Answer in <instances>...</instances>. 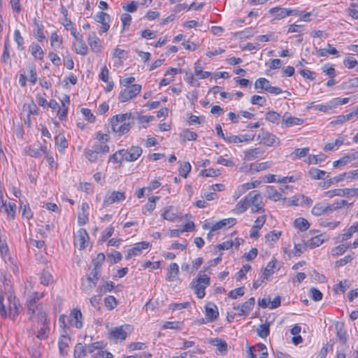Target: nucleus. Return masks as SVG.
Here are the masks:
<instances>
[{
  "instance_id": "f257e3e1",
  "label": "nucleus",
  "mask_w": 358,
  "mask_h": 358,
  "mask_svg": "<svg viewBox=\"0 0 358 358\" xmlns=\"http://www.w3.org/2000/svg\"><path fill=\"white\" fill-rule=\"evenodd\" d=\"M39 299L37 292H34L30 296L26 303L27 314L29 315L30 320L36 318L37 321H45L47 315L43 310L42 305L38 303Z\"/></svg>"
},
{
  "instance_id": "f03ea898",
  "label": "nucleus",
  "mask_w": 358,
  "mask_h": 358,
  "mask_svg": "<svg viewBox=\"0 0 358 358\" xmlns=\"http://www.w3.org/2000/svg\"><path fill=\"white\" fill-rule=\"evenodd\" d=\"M101 276V269L97 266L93 267L90 273L87 275L85 280H83L82 287L84 292L89 293L96 287V283Z\"/></svg>"
},
{
  "instance_id": "7ed1b4c3",
  "label": "nucleus",
  "mask_w": 358,
  "mask_h": 358,
  "mask_svg": "<svg viewBox=\"0 0 358 358\" xmlns=\"http://www.w3.org/2000/svg\"><path fill=\"white\" fill-rule=\"evenodd\" d=\"M248 199L251 207L252 213H264L263 199L259 192L257 190L251 191L248 194Z\"/></svg>"
},
{
  "instance_id": "20e7f679",
  "label": "nucleus",
  "mask_w": 358,
  "mask_h": 358,
  "mask_svg": "<svg viewBox=\"0 0 358 358\" xmlns=\"http://www.w3.org/2000/svg\"><path fill=\"white\" fill-rule=\"evenodd\" d=\"M131 333V326L124 325L116 327L109 331V338L115 341H122L126 339L127 335Z\"/></svg>"
},
{
  "instance_id": "39448f33",
  "label": "nucleus",
  "mask_w": 358,
  "mask_h": 358,
  "mask_svg": "<svg viewBox=\"0 0 358 358\" xmlns=\"http://www.w3.org/2000/svg\"><path fill=\"white\" fill-rule=\"evenodd\" d=\"M141 90V85L138 84H133L130 86L125 87L120 93L119 100L121 102H126L138 94Z\"/></svg>"
},
{
  "instance_id": "423d86ee",
  "label": "nucleus",
  "mask_w": 358,
  "mask_h": 358,
  "mask_svg": "<svg viewBox=\"0 0 358 358\" xmlns=\"http://www.w3.org/2000/svg\"><path fill=\"white\" fill-rule=\"evenodd\" d=\"M125 194L123 192L108 191L103 202V206H108L113 203L124 200Z\"/></svg>"
},
{
  "instance_id": "0eeeda50",
  "label": "nucleus",
  "mask_w": 358,
  "mask_h": 358,
  "mask_svg": "<svg viewBox=\"0 0 358 358\" xmlns=\"http://www.w3.org/2000/svg\"><path fill=\"white\" fill-rule=\"evenodd\" d=\"M8 317L13 320L19 315V309L20 307L19 300L13 294L8 296Z\"/></svg>"
},
{
  "instance_id": "6e6552de",
  "label": "nucleus",
  "mask_w": 358,
  "mask_h": 358,
  "mask_svg": "<svg viewBox=\"0 0 358 358\" xmlns=\"http://www.w3.org/2000/svg\"><path fill=\"white\" fill-rule=\"evenodd\" d=\"M261 143L267 146H274L280 144V140L274 134L262 129V133L257 136Z\"/></svg>"
},
{
  "instance_id": "1a4fd4ad",
  "label": "nucleus",
  "mask_w": 358,
  "mask_h": 358,
  "mask_svg": "<svg viewBox=\"0 0 358 358\" xmlns=\"http://www.w3.org/2000/svg\"><path fill=\"white\" fill-rule=\"evenodd\" d=\"M124 160L127 162L136 161L142 154V149L139 146H132L122 152Z\"/></svg>"
},
{
  "instance_id": "9d476101",
  "label": "nucleus",
  "mask_w": 358,
  "mask_h": 358,
  "mask_svg": "<svg viewBox=\"0 0 358 358\" xmlns=\"http://www.w3.org/2000/svg\"><path fill=\"white\" fill-rule=\"evenodd\" d=\"M89 239L87 231L84 229H80L74 234V244L79 247L80 250L86 248L85 243Z\"/></svg>"
},
{
  "instance_id": "9b49d317",
  "label": "nucleus",
  "mask_w": 358,
  "mask_h": 358,
  "mask_svg": "<svg viewBox=\"0 0 358 358\" xmlns=\"http://www.w3.org/2000/svg\"><path fill=\"white\" fill-rule=\"evenodd\" d=\"M255 298L251 297L241 306H234V309L239 311L238 313V315L247 316L252 310L255 305Z\"/></svg>"
},
{
  "instance_id": "f8f14e48",
  "label": "nucleus",
  "mask_w": 358,
  "mask_h": 358,
  "mask_svg": "<svg viewBox=\"0 0 358 358\" xmlns=\"http://www.w3.org/2000/svg\"><path fill=\"white\" fill-rule=\"evenodd\" d=\"M150 243L146 241H142L141 243H136L134 246L128 250L127 254L125 257L126 259H131L133 256H138L141 254L143 250L148 248Z\"/></svg>"
},
{
  "instance_id": "ddd939ff",
  "label": "nucleus",
  "mask_w": 358,
  "mask_h": 358,
  "mask_svg": "<svg viewBox=\"0 0 358 358\" xmlns=\"http://www.w3.org/2000/svg\"><path fill=\"white\" fill-rule=\"evenodd\" d=\"M94 20L101 24V28L100 30V33L106 32L109 28V21H110V15L104 12H99L94 17Z\"/></svg>"
},
{
  "instance_id": "4468645a",
  "label": "nucleus",
  "mask_w": 358,
  "mask_h": 358,
  "mask_svg": "<svg viewBox=\"0 0 358 358\" xmlns=\"http://www.w3.org/2000/svg\"><path fill=\"white\" fill-rule=\"evenodd\" d=\"M303 122V119L293 117L286 113L282 116V127H291L295 125H301Z\"/></svg>"
},
{
  "instance_id": "2eb2a0df",
  "label": "nucleus",
  "mask_w": 358,
  "mask_h": 358,
  "mask_svg": "<svg viewBox=\"0 0 358 358\" xmlns=\"http://www.w3.org/2000/svg\"><path fill=\"white\" fill-rule=\"evenodd\" d=\"M69 322L71 325L80 329L83 327L82 313L78 309H73L70 314Z\"/></svg>"
},
{
  "instance_id": "dca6fc26",
  "label": "nucleus",
  "mask_w": 358,
  "mask_h": 358,
  "mask_svg": "<svg viewBox=\"0 0 358 358\" xmlns=\"http://www.w3.org/2000/svg\"><path fill=\"white\" fill-rule=\"evenodd\" d=\"M41 323V327L39 330L36 332V336L39 340H45L48 337L50 334L49 322L47 320V317L45 321H37Z\"/></svg>"
},
{
  "instance_id": "f3484780",
  "label": "nucleus",
  "mask_w": 358,
  "mask_h": 358,
  "mask_svg": "<svg viewBox=\"0 0 358 358\" xmlns=\"http://www.w3.org/2000/svg\"><path fill=\"white\" fill-rule=\"evenodd\" d=\"M87 42L92 50L94 52L101 51V45L99 38L96 36L95 32L92 31L89 34Z\"/></svg>"
},
{
  "instance_id": "a211bd4d",
  "label": "nucleus",
  "mask_w": 358,
  "mask_h": 358,
  "mask_svg": "<svg viewBox=\"0 0 358 358\" xmlns=\"http://www.w3.org/2000/svg\"><path fill=\"white\" fill-rule=\"evenodd\" d=\"M219 315L217 306L213 303L206 306V316L209 322L214 321Z\"/></svg>"
},
{
  "instance_id": "6ab92c4d",
  "label": "nucleus",
  "mask_w": 358,
  "mask_h": 358,
  "mask_svg": "<svg viewBox=\"0 0 358 358\" xmlns=\"http://www.w3.org/2000/svg\"><path fill=\"white\" fill-rule=\"evenodd\" d=\"M329 204L317 203L312 209V213L315 216H320L323 214H329Z\"/></svg>"
},
{
  "instance_id": "aec40b11",
  "label": "nucleus",
  "mask_w": 358,
  "mask_h": 358,
  "mask_svg": "<svg viewBox=\"0 0 358 358\" xmlns=\"http://www.w3.org/2000/svg\"><path fill=\"white\" fill-rule=\"evenodd\" d=\"M250 206V204L248 194L243 199H241L237 203L234 211L236 214H241L246 211Z\"/></svg>"
},
{
  "instance_id": "412c9836",
  "label": "nucleus",
  "mask_w": 358,
  "mask_h": 358,
  "mask_svg": "<svg viewBox=\"0 0 358 358\" xmlns=\"http://www.w3.org/2000/svg\"><path fill=\"white\" fill-rule=\"evenodd\" d=\"M268 12L269 13L273 15V20H281L287 16H289V12H287V8H285L274 7L271 8Z\"/></svg>"
},
{
  "instance_id": "4be33fe9",
  "label": "nucleus",
  "mask_w": 358,
  "mask_h": 358,
  "mask_svg": "<svg viewBox=\"0 0 358 358\" xmlns=\"http://www.w3.org/2000/svg\"><path fill=\"white\" fill-rule=\"evenodd\" d=\"M26 152L30 157L37 158L40 157L42 153L46 154L48 148L46 145H41L38 148L29 146L27 148Z\"/></svg>"
},
{
  "instance_id": "5701e85b",
  "label": "nucleus",
  "mask_w": 358,
  "mask_h": 358,
  "mask_svg": "<svg viewBox=\"0 0 358 358\" xmlns=\"http://www.w3.org/2000/svg\"><path fill=\"white\" fill-rule=\"evenodd\" d=\"M236 223V220L235 218H227L224 219L222 220H220L217 222H216L215 224L213 225L211 227V231H217L218 229H220L226 226H234Z\"/></svg>"
},
{
  "instance_id": "b1692460",
  "label": "nucleus",
  "mask_w": 358,
  "mask_h": 358,
  "mask_svg": "<svg viewBox=\"0 0 358 358\" xmlns=\"http://www.w3.org/2000/svg\"><path fill=\"white\" fill-rule=\"evenodd\" d=\"M335 327L336 329V335L340 343L345 344L347 341V334L344 328V324L343 322H336Z\"/></svg>"
},
{
  "instance_id": "393cba45",
  "label": "nucleus",
  "mask_w": 358,
  "mask_h": 358,
  "mask_svg": "<svg viewBox=\"0 0 358 358\" xmlns=\"http://www.w3.org/2000/svg\"><path fill=\"white\" fill-rule=\"evenodd\" d=\"M119 124L120 123H110L111 129L114 132L118 133L119 135H122L129 131L131 128L129 123L123 122L120 125H119Z\"/></svg>"
},
{
  "instance_id": "a878e982",
  "label": "nucleus",
  "mask_w": 358,
  "mask_h": 358,
  "mask_svg": "<svg viewBox=\"0 0 358 358\" xmlns=\"http://www.w3.org/2000/svg\"><path fill=\"white\" fill-rule=\"evenodd\" d=\"M69 340L70 338L68 336L65 334L61 335L58 341L59 350L61 355H64L67 353Z\"/></svg>"
},
{
  "instance_id": "bb28decb",
  "label": "nucleus",
  "mask_w": 358,
  "mask_h": 358,
  "mask_svg": "<svg viewBox=\"0 0 358 358\" xmlns=\"http://www.w3.org/2000/svg\"><path fill=\"white\" fill-rule=\"evenodd\" d=\"M211 343L217 347V352L221 354L224 355L227 351V343L225 341L221 338H214L211 341Z\"/></svg>"
},
{
  "instance_id": "cd10ccee",
  "label": "nucleus",
  "mask_w": 358,
  "mask_h": 358,
  "mask_svg": "<svg viewBox=\"0 0 358 358\" xmlns=\"http://www.w3.org/2000/svg\"><path fill=\"white\" fill-rule=\"evenodd\" d=\"M266 196L274 201H277L281 199V194L278 192L273 186L266 187Z\"/></svg>"
},
{
  "instance_id": "c85d7f7f",
  "label": "nucleus",
  "mask_w": 358,
  "mask_h": 358,
  "mask_svg": "<svg viewBox=\"0 0 358 358\" xmlns=\"http://www.w3.org/2000/svg\"><path fill=\"white\" fill-rule=\"evenodd\" d=\"M353 205V203H348L345 200H339L329 204V212L333 213L334 211L341 208L343 206H347V208H350Z\"/></svg>"
},
{
  "instance_id": "c756f323",
  "label": "nucleus",
  "mask_w": 358,
  "mask_h": 358,
  "mask_svg": "<svg viewBox=\"0 0 358 358\" xmlns=\"http://www.w3.org/2000/svg\"><path fill=\"white\" fill-rule=\"evenodd\" d=\"M30 51L31 55L34 57V58L42 60L43 58L44 52L41 48V47L36 43H31L30 45Z\"/></svg>"
},
{
  "instance_id": "7c9ffc66",
  "label": "nucleus",
  "mask_w": 358,
  "mask_h": 358,
  "mask_svg": "<svg viewBox=\"0 0 358 358\" xmlns=\"http://www.w3.org/2000/svg\"><path fill=\"white\" fill-rule=\"evenodd\" d=\"M2 208H4L8 217H10L11 219H14L16 209V204L15 203L9 202L8 204H6L2 201L0 206V210Z\"/></svg>"
},
{
  "instance_id": "2f4dec72",
  "label": "nucleus",
  "mask_w": 358,
  "mask_h": 358,
  "mask_svg": "<svg viewBox=\"0 0 358 358\" xmlns=\"http://www.w3.org/2000/svg\"><path fill=\"white\" fill-rule=\"evenodd\" d=\"M277 261L273 259L270 261L263 271L264 279H268V278L273 273V268L275 267Z\"/></svg>"
},
{
  "instance_id": "473e14b6",
  "label": "nucleus",
  "mask_w": 358,
  "mask_h": 358,
  "mask_svg": "<svg viewBox=\"0 0 358 358\" xmlns=\"http://www.w3.org/2000/svg\"><path fill=\"white\" fill-rule=\"evenodd\" d=\"M73 48L77 54H80L81 55H86L88 52V47L83 40L77 41V43L73 45Z\"/></svg>"
},
{
  "instance_id": "72a5a7b5",
  "label": "nucleus",
  "mask_w": 358,
  "mask_h": 358,
  "mask_svg": "<svg viewBox=\"0 0 358 358\" xmlns=\"http://www.w3.org/2000/svg\"><path fill=\"white\" fill-rule=\"evenodd\" d=\"M164 220L169 221H174L177 219L178 215L176 210L173 206H169L166 208L164 213L162 215Z\"/></svg>"
},
{
  "instance_id": "f704fd0d",
  "label": "nucleus",
  "mask_w": 358,
  "mask_h": 358,
  "mask_svg": "<svg viewBox=\"0 0 358 358\" xmlns=\"http://www.w3.org/2000/svg\"><path fill=\"white\" fill-rule=\"evenodd\" d=\"M294 225L296 229L301 231L307 230L310 227V224L308 220L303 217L296 219L294 222Z\"/></svg>"
},
{
  "instance_id": "c9c22d12",
  "label": "nucleus",
  "mask_w": 358,
  "mask_h": 358,
  "mask_svg": "<svg viewBox=\"0 0 358 358\" xmlns=\"http://www.w3.org/2000/svg\"><path fill=\"white\" fill-rule=\"evenodd\" d=\"M263 152L258 148L250 149L245 152V159L248 161L253 160L257 158Z\"/></svg>"
},
{
  "instance_id": "e433bc0d",
  "label": "nucleus",
  "mask_w": 358,
  "mask_h": 358,
  "mask_svg": "<svg viewBox=\"0 0 358 358\" xmlns=\"http://www.w3.org/2000/svg\"><path fill=\"white\" fill-rule=\"evenodd\" d=\"M269 327V322H266L263 324L259 325V327L257 329V335L262 338H266L269 335L270 333Z\"/></svg>"
},
{
  "instance_id": "4c0bfd02",
  "label": "nucleus",
  "mask_w": 358,
  "mask_h": 358,
  "mask_svg": "<svg viewBox=\"0 0 358 358\" xmlns=\"http://www.w3.org/2000/svg\"><path fill=\"white\" fill-rule=\"evenodd\" d=\"M281 117V115L275 111L269 110L266 113L265 119L269 122L278 124Z\"/></svg>"
},
{
  "instance_id": "58836bf2",
  "label": "nucleus",
  "mask_w": 358,
  "mask_h": 358,
  "mask_svg": "<svg viewBox=\"0 0 358 358\" xmlns=\"http://www.w3.org/2000/svg\"><path fill=\"white\" fill-rule=\"evenodd\" d=\"M92 149L96 154H106L109 152V146L106 143H95L93 146Z\"/></svg>"
},
{
  "instance_id": "ea45409f",
  "label": "nucleus",
  "mask_w": 358,
  "mask_h": 358,
  "mask_svg": "<svg viewBox=\"0 0 358 358\" xmlns=\"http://www.w3.org/2000/svg\"><path fill=\"white\" fill-rule=\"evenodd\" d=\"M270 85H271L269 81L264 78H260L257 79L255 83V88L256 90L261 89L266 92H267Z\"/></svg>"
},
{
  "instance_id": "a19ab883",
  "label": "nucleus",
  "mask_w": 358,
  "mask_h": 358,
  "mask_svg": "<svg viewBox=\"0 0 358 358\" xmlns=\"http://www.w3.org/2000/svg\"><path fill=\"white\" fill-rule=\"evenodd\" d=\"M195 282L193 281L192 282V284L193 285V287H194V292L196 294V295L197 296V297L199 299H203L204 296H205V289L207 287V286H206L205 285H203V284H199V283H197L196 282V284L194 285Z\"/></svg>"
},
{
  "instance_id": "79ce46f5",
  "label": "nucleus",
  "mask_w": 358,
  "mask_h": 358,
  "mask_svg": "<svg viewBox=\"0 0 358 358\" xmlns=\"http://www.w3.org/2000/svg\"><path fill=\"white\" fill-rule=\"evenodd\" d=\"M179 273V266L176 263H171L168 268V279L169 281L173 280V278Z\"/></svg>"
},
{
  "instance_id": "37998d69",
  "label": "nucleus",
  "mask_w": 358,
  "mask_h": 358,
  "mask_svg": "<svg viewBox=\"0 0 358 358\" xmlns=\"http://www.w3.org/2000/svg\"><path fill=\"white\" fill-rule=\"evenodd\" d=\"M131 117V113L116 115L110 119V123H113V124L122 123L125 120L130 119Z\"/></svg>"
},
{
  "instance_id": "c03bdc74",
  "label": "nucleus",
  "mask_w": 358,
  "mask_h": 358,
  "mask_svg": "<svg viewBox=\"0 0 358 358\" xmlns=\"http://www.w3.org/2000/svg\"><path fill=\"white\" fill-rule=\"evenodd\" d=\"M208 270V268H206L204 271H201L197 275L196 282L199 284L205 285L206 286H208L210 285V277L208 275L202 274L203 272Z\"/></svg>"
},
{
  "instance_id": "a18cd8bd",
  "label": "nucleus",
  "mask_w": 358,
  "mask_h": 358,
  "mask_svg": "<svg viewBox=\"0 0 358 358\" xmlns=\"http://www.w3.org/2000/svg\"><path fill=\"white\" fill-rule=\"evenodd\" d=\"M325 171L320 170L315 168H311L308 171V175L310 178L315 180L322 179L323 176L325 175Z\"/></svg>"
},
{
  "instance_id": "49530a36",
  "label": "nucleus",
  "mask_w": 358,
  "mask_h": 358,
  "mask_svg": "<svg viewBox=\"0 0 358 358\" xmlns=\"http://www.w3.org/2000/svg\"><path fill=\"white\" fill-rule=\"evenodd\" d=\"M9 41L7 38L4 41V50L1 56V60L4 64H8L10 62V52H9Z\"/></svg>"
},
{
  "instance_id": "de8ad7c7",
  "label": "nucleus",
  "mask_w": 358,
  "mask_h": 358,
  "mask_svg": "<svg viewBox=\"0 0 358 358\" xmlns=\"http://www.w3.org/2000/svg\"><path fill=\"white\" fill-rule=\"evenodd\" d=\"M99 346L98 343H94L88 345H86L85 346L81 344L82 352L85 355V357H86L87 354L92 353L95 350L99 349Z\"/></svg>"
},
{
  "instance_id": "09e8293b",
  "label": "nucleus",
  "mask_w": 358,
  "mask_h": 358,
  "mask_svg": "<svg viewBox=\"0 0 358 358\" xmlns=\"http://www.w3.org/2000/svg\"><path fill=\"white\" fill-rule=\"evenodd\" d=\"M124 149L119 150L115 152L113 155H112L109 158V162H112L113 163H121L124 160V157L123 156L122 152Z\"/></svg>"
},
{
  "instance_id": "8fccbe9b",
  "label": "nucleus",
  "mask_w": 358,
  "mask_h": 358,
  "mask_svg": "<svg viewBox=\"0 0 358 358\" xmlns=\"http://www.w3.org/2000/svg\"><path fill=\"white\" fill-rule=\"evenodd\" d=\"M329 49H325L322 48L317 50V55L320 57H327L329 54L330 55H337L338 51L337 50L334 48L331 47L330 45H329Z\"/></svg>"
},
{
  "instance_id": "3c124183",
  "label": "nucleus",
  "mask_w": 358,
  "mask_h": 358,
  "mask_svg": "<svg viewBox=\"0 0 358 358\" xmlns=\"http://www.w3.org/2000/svg\"><path fill=\"white\" fill-rule=\"evenodd\" d=\"M309 296L315 301H319L322 299V293L315 287H311L309 290Z\"/></svg>"
},
{
  "instance_id": "603ef678",
  "label": "nucleus",
  "mask_w": 358,
  "mask_h": 358,
  "mask_svg": "<svg viewBox=\"0 0 358 358\" xmlns=\"http://www.w3.org/2000/svg\"><path fill=\"white\" fill-rule=\"evenodd\" d=\"M271 163L270 162H265L262 163H256L251 165V169L256 171H261L270 168Z\"/></svg>"
},
{
  "instance_id": "864d4df0",
  "label": "nucleus",
  "mask_w": 358,
  "mask_h": 358,
  "mask_svg": "<svg viewBox=\"0 0 358 358\" xmlns=\"http://www.w3.org/2000/svg\"><path fill=\"white\" fill-rule=\"evenodd\" d=\"M14 40L17 45V49L19 50H23L24 38L21 36V34L18 29H15L14 31Z\"/></svg>"
},
{
  "instance_id": "5fc2aeb1",
  "label": "nucleus",
  "mask_w": 358,
  "mask_h": 358,
  "mask_svg": "<svg viewBox=\"0 0 358 358\" xmlns=\"http://www.w3.org/2000/svg\"><path fill=\"white\" fill-rule=\"evenodd\" d=\"M343 89L350 90L352 88H358V78L349 79L347 82L342 84Z\"/></svg>"
},
{
  "instance_id": "6e6d98bb",
  "label": "nucleus",
  "mask_w": 358,
  "mask_h": 358,
  "mask_svg": "<svg viewBox=\"0 0 358 358\" xmlns=\"http://www.w3.org/2000/svg\"><path fill=\"white\" fill-rule=\"evenodd\" d=\"M52 281V276L50 271L43 270L41 276V282L44 285H48Z\"/></svg>"
},
{
  "instance_id": "4d7b16f0",
  "label": "nucleus",
  "mask_w": 358,
  "mask_h": 358,
  "mask_svg": "<svg viewBox=\"0 0 358 358\" xmlns=\"http://www.w3.org/2000/svg\"><path fill=\"white\" fill-rule=\"evenodd\" d=\"M115 287L114 283L113 282H107L105 285L99 286L97 289V292L100 294H103L107 292H110Z\"/></svg>"
},
{
  "instance_id": "13d9d810",
  "label": "nucleus",
  "mask_w": 358,
  "mask_h": 358,
  "mask_svg": "<svg viewBox=\"0 0 358 358\" xmlns=\"http://www.w3.org/2000/svg\"><path fill=\"white\" fill-rule=\"evenodd\" d=\"M85 157L92 163H94L98 159V154L93 149H85L84 151Z\"/></svg>"
},
{
  "instance_id": "bf43d9fd",
  "label": "nucleus",
  "mask_w": 358,
  "mask_h": 358,
  "mask_svg": "<svg viewBox=\"0 0 358 358\" xmlns=\"http://www.w3.org/2000/svg\"><path fill=\"white\" fill-rule=\"evenodd\" d=\"M349 245L341 244L332 249V255L334 256L341 255L349 248Z\"/></svg>"
},
{
  "instance_id": "052dcab7",
  "label": "nucleus",
  "mask_w": 358,
  "mask_h": 358,
  "mask_svg": "<svg viewBox=\"0 0 358 358\" xmlns=\"http://www.w3.org/2000/svg\"><path fill=\"white\" fill-rule=\"evenodd\" d=\"M194 73L196 76H197L200 79L206 78L210 76L209 72L202 71L201 67L199 66V63L195 64Z\"/></svg>"
},
{
  "instance_id": "680f3d73",
  "label": "nucleus",
  "mask_w": 358,
  "mask_h": 358,
  "mask_svg": "<svg viewBox=\"0 0 358 358\" xmlns=\"http://www.w3.org/2000/svg\"><path fill=\"white\" fill-rule=\"evenodd\" d=\"M27 69L29 75V82L32 84H35L37 81V75L35 66L34 65H30L27 66Z\"/></svg>"
},
{
  "instance_id": "e2e57ef3",
  "label": "nucleus",
  "mask_w": 358,
  "mask_h": 358,
  "mask_svg": "<svg viewBox=\"0 0 358 358\" xmlns=\"http://www.w3.org/2000/svg\"><path fill=\"white\" fill-rule=\"evenodd\" d=\"M106 307L108 310H113L117 306L116 299L113 296H108L104 299Z\"/></svg>"
},
{
  "instance_id": "0e129e2a",
  "label": "nucleus",
  "mask_w": 358,
  "mask_h": 358,
  "mask_svg": "<svg viewBox=\"0 0 358 358\" xmlns=\"http://www.w3.org/2000/svg\"><path fill=\"white\" fill-rule=\"evenodd\" d=\"M343 138H337L334 142L327 143L324 147V150H332L335 147H338L343 143Z\"/></svg>"
},
{
  "instance_id": "69168bd1",
  "label": "nucleus",
  "mask_w": 358,
  "mask_h": 358,
  "mask_svg": "<svg viewBox=\"0 0 358 358\" xmlns=\"http://www.w3.org/2000/svg\"><path fill=\"white\" fill-rule=\"evenodd\" d=\"M159 199V196H151L149 198V203L144 206V209L149 213H152L155 208V202Z\"/></svg>"
},
{
  "instance_id": "338daca9",
  "label": "nucleus",
  "mask_w": 358,
  "mask_h": 358,
  "mask_svg": "<svg viewBox=\"0 0 358 358\" xmlns=\"http://www.w3.org/2000/svg\"><path fill=\"white\" fill-rule=\"evenodd\" d=\"M182 136L185 140L195 141L198 137V134L196 132L187 129L183 131Z\"/></svg>"
},
{
  "instance_id": "774afa93",
  "label": "nucleus",
  "mask_w": 358,
  "mask_h": 358,
  "mask_svg": "<svg viewBox=\"0 0 358 358\" xmlns=\"http://www.w3.org/2000/svg\"><path fill=\"white\" fill-rule=\"evenodd\" d=\"M55 143L62 150L65 149L68 146L67 141L63 135L56 136Z\"/></svg>"
}]
</instances>
